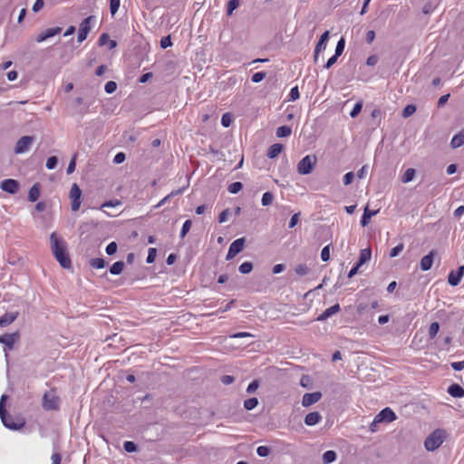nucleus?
<instances>
[{"label": "nucleus", "mask_w": 464, "mask_h": 464, "mask_svg": "<svg viewBox=\"0 0 464 464\" xmlns=\"http://www.w3.org/2000/svg\"><path fill=\"white\" fill-rule=\"evenodd\" d=\"M124 269V262L117 261L110 267V273L111 275H120Z\"/></svg>", "instance_id": "27"}, {"label": "nucleus", "mask_w": 464, "mask_h": 464, "mask_svg": "<svg viewBox=\"0 0 464 464\" xmlns=\"http://www.w3.org/2000/svg\"><path fill=\"white\" fill-rule=\"evenodd\" d=\"M259 383L256 380L253 381L246 388L247 393H253L257 390Z\"/></svg>", "instance_id": "58"}, {"label": "nucleus", "mask_w": 464, "mask_h": 464, "mask_svg": "<svg viewBox=\"0 0 464 464\" xmlns=\"http://www.w3.org/2000/svg\"><path fill=\"white\" fill-rule=\"evenodd\" d=\"M299 216L300 214L299 213H295L292 216L291 219H290V222H289V225L288 227L290 228H293L294 227H295V225L298 223L299 221Z\"/></svg>", "instance_id": "64"}, {"label": "nucleus", "mask_w": 464, "mask_h": 464, "mask_svg": "<svg viewBox=\"0 0 464 464\" xmlns=\"http://www.w3.org/2000/svg\"><path fill=\"white\" fill-rule=\"evenodd\" d=\"M0 188L10 194H15L19 189V182L13 179H6L0 182Z\"/></svg>", "instance_id": "12"}, {"label": "nucleus", "mask_w": 464, "mask_h": 464, "mask_svg": "<svg viewBox=\"0 0 464 464\" xmlns=\"http://www.w3.org/2000/svg\"><path fill=\"white\" fill-rule=\"evenodd\" d=\"M396 420L395 412L389 407L382 410L373 419L370 430L372 432L376 431V425L381 422H392Z\"/></svg>", "instance_id": "4"}, {"label": "nucleus", "mask_w": 464, "mask_h": 464, "mask_svg": "<svg viewBox=\"0 0 464 464\" xmlns=\"http://www.w3.org/2000/svg\"><path fill=\"white\" fill-rule=\"evenodd\" d=\"M117 88V84L115 82L113 81H109L106 82L105 86H104V90L107 93H112L115 92Z\"/></svg>", "instance_id": "48"}, {"label": "nucleus", "mask_w": 464, "mask_h": 464, "mask_svg": "<svg viewBox=\"0 0 464 464\" xmlns=\"http://www.w3.org/2000/svg\"><path fill=\"white\" fill-rule=\"evenodd\" d=\"M156 256H157L156 248H153V247L149 248L146 262L148 264L153 263L155 261Z\"/></svg>", "instance_id": "43"}, {"label": "nucleus", "mask_w": 464, "mask_h": 464, "mask_svg": "<svg viewBox=\"0 0 464 464\" xmlns=\"http://www.w3.org/2000/svg\"><path fill=\"white\" fill-rule=\"evenodd\" d=\"M464 274V266L459 267L458 272L451 271L448 276V282L450 285L456 286L459 284Z\"/></svg>", "instance_id": "14"}, {"label": "nucleus", "mask_w": 464, "mask_h": 464, "mask_svg": "<svg viewBox=\"0 0 464 464\" xmlns=\"http://www.w3.org/2000/svg\"><path fill=\"white\" fill-rule=\"evenodd\" d=\"M123 448L127 452H134L137 450V446L132 441H125L123 444Z\"/></svg>", "instance_id": "52"}, {"label": "nucleus", "mask_w": 464, "mask_h": 464, "mask_svg": "<svg viewBox=\"0 0 464 464\" xmlns=\"http://www.w3.org/2000/svg\"><path fill=\"white\" fill-rule=\"evenodd\" d=\"M446 432L441 429L435 430L424 440V447L428 451H434L444 441Z\"/></svg>", "instance_id": "2"}, {"label": "nucleus", "mask_w": 464, "mask_h": 464, "mask_svg": "<svg viewBox=\"0 0 464 464\" xmlns=\"http://www.w3.org/2000/svg\"><path fill=\"white\" fill-rule=\"evenodd\" d=\"M321 258L323 261L326 262L330 258V246H325L321 252Z\"/></svg>", "instance_id": "54"}, {"label": "nucleus", "mask_w": 464, "mask_h": 464, "mask_svg": "<svg viewBox=\"0 0 464 464\" xmlns=\"http://www.w3.org/2000/svg\"><path fill=\"white\" fill-rule=\"evenodd\" d=\"M6 395H2L0 400V417L3 421V424L13 430H20L24 426L23 421L16 422L14 421V418L7 413V411L5 410L4 402L6 400Z\"/></svg>", "instance_id": "3"}, {"label": "nucleus", "mask_w": 464, "mask_h": 464, "mask_svg": "<svg viewBox=\"0 0 464 464\" xmlns=\"http://www.w3.org/2000/svg\"><path fill=\"white\" fill-rule=\"evenodd\" d=\"M239 0H229L227 8V15H231L234 10H236L239 6Z\"/></svg>", "instance_id": "37"}, {"label": "nucleus", "mask_w": 464, "mask_h": 464, "mask_svg": "<svg viewBox=\"0 0 464 464\" xmlns=\"http://www.w3.org/2000/svg\"><path fill=\"white\" fill-rule=\"evenodd\" d=\"M414 176H415V169H411V168L408 169L404 172V174H403V176L401 178V181L403 183H408V182L411 181L414 179Z\"/></svg>", "instance_id": "30"}, {"label": "nucleus", "mask_w": 464, "mask_h": 464, "mask_svg": "<svg viewBox=\"0 0 464 464\" xmlns=\"http://www.w3.org/2000/svg\"><path fill=\"white\" fill-rule=\"evenodd\" d=\"M245 246V238H237L235 241H233L228 248L226 259L230 260L234 258L238 253H240Z\"/></svg>", "instance_id": "11"}, {"label": "nucleus", "mask_w": 464, "mask_h": 464, "mask_svg": "<svg viewBox=\"0 0 464 464\" xmlns=\"http://www.w3.org/2000/svg\"><path fill=\"white\" fill-rule=\"evenodd\" d=\"M229 216V210L228 209H225L223 210L219 216H218V222L219 223H224L227 220V218Z\"/></svg>", "instance_id": "63"}, {"label": "nucleus", "mask_w": 464, "mask_h": 464, "mask_svg": "<svg viewBox=\"0 0 464 464\" xmlns=\"http://www.w3.org/2000/svg\"><path fill=\"white\" fill-rule=\"evenodd\" d=\"M295 271L298 276H304L309 273L310 269L308 268V266L306 265L300 264L295 267Z\"/></svg>", "instance_id": "32"}, {"label": "nucleus", "mask_w": 464, "mask_h": 464, "mask_svg": "<svg viewBox=\"0 0 464 464\" xmlns=\"http://www.w3.org/2000/svg\"><path fill=\"white\" fill-rule=\"evenodd\" d=\"M372 256V252L370 248L362 249L359 256V260L357 261V266H362L365 262L369 261Z\"/></svg>", "instance_id": "23"}, {"label": "nucleus", "mask_w": 464, "mask_h": 464, "mask_svg": "<svg viewBox=\"0 0 464 464\" xmlns=\"http://www.w3.org/2000/svg\"><path fill=\"white\" fill-rule=\"evenodd\" d=\"M354 179V174L353 172H347L343 179V184L345 186L351 184Z\"/></svg>", "instance_id": "57"}, {"label": "nucleus", "mask_w": 464, "mask_h": 464, "mask_svg": "<svg viewBox=\"0 0 464 464\" xmlns=\"http://www.w3.org/2000/svg\"><path fill=\"white\" fill-rule=\"evenodd\" d=\"M270 448L266 446H259L256 449V453L259 457H266L270 454Z\"/></svg>", "instance_id": "45"}, {"label": "nucleus", "mask_w": 464, "mask_h": 464, "mask_svg": "<svg viewBox=\"0 0 464 464\" xmlns=\"http://www.w3.org/2000/svg\"><path fill=\"white\" fill-rule=\"evenodd\" d=\"M231 123V118H230V115L228 113H225L222 115V118H221V124L224 126V127H228Z\"/></svg>", "instance_id": "59"}, {"label": "nucleus", "mask_w": 464, "mask_h": 464, "mask_svg": "<svg viewBox=\"0 0 464 464\" xmlns=\"http://www.w3.org/2000/svg\"><path fill=\"white\" fill-rule=\"evenodd\" d=\"M99 44L105 45L108 44L109 49H113L116 47L117 43L114 40H111L107 34H102L99 38Z\"/></svg>", "instance_id": "26"}, {"label": "nucleus", "mask_w": 464, "mask_h": 464, "mask_svg": "<svg viewBox=\"0 0 464 464\" xmlns=\"http://www.w3.org/2000/svg\"><path fill=\"white\" fill-rule=\"evenodd\" d=\"M34 141V137L33 136H23L20 138L14 146V151L15 154H24L29 151Z\"/></svg>", "instance_id": "7"}, {"label": "nucleus", "mask_w": 464, "mask_h": 464, "mask_svg": "<svg viewBox=\"0 0 464 464\" xmlns=\"http://www.w3.org/2000/svg\"><path fill=\"white\" fill-rule=\"evenodd\" d=\"M258 404V400L256 398H250L244 401V407L247 411H251L256 408Z\"/></svg>", "instance_id": "31"}, {"label": "nucleus", "mask_w": 464, "mask_h": 464, "mask_svg": "<svg viewBox=\"0 0 464 464\" xmlns=\"http://www.w3.org/2000/svg\"><path fill=\"white\" fill-rule=\"evenodd\" d=\"M171 45H172V42H171L169 35L161 38V40H160V47L161 48L166 49Z\"/></svg>", "instance_id": "56"}, {"label": "nucleus", "mask_w": 464, "mask_h": 464, "mask_svg": "<svg viewBox=\"0 0 464 464\" xmlns=\"http://www.w3.org/2000/svg\"><path fill=\"white\" fill-rule=\"evenodd\" d=\"M415 111H416V107L414 105H411V104L407 105L402 111V116L404 118H408L411 115H412L415 112Z\"/></svg>", "instance_id": "44"}, {"label": "nucleus", "mask_w": 464, "mask_h": 464, "mask_svg": "<svg viewBox=\"0 0 464 464\" xmlns=\"http://www.w3.org/2000/svg\"><path fill=\"white\" fill-rule=\"evenodd\" d=\"M404 249V245L402 243L397 245L395 247L392 248L390 251V257H395L399 256V254Z\"/></svg>", "instance_id": "42"}, {"label": "nucleus", "mask_w": 464, "mask_h": 464, "mask_svg": "<svg viewBox=\"0 0 464 464\" xmlns=\"http://www.w3.org/2000/svg\"><path fill=\"white\" fill-rule=\"evenodd\" d=\"M326 44H323V42H318L316 46H315V49H314V62H317L318 60V57H319V53L324 52L326 48Z\"/></svg>", "instance_id": "38"}, {"label": "nucleus", "mask_w": 464, "mask_h": 464, "mask_svg": "<svg viewBox=\"0 0 464 464\" xmlns=\"http://www.w3.org/2000/svg\"><path fill=\"white\" fill-rule=\"evenodd\" d=\"M18 315V312L5 313L3 316L0 317V326H6L11 324L15 321Z\"/></svg>", "instance_id": "17"}, {"label": "nucleus", "mask_w": 464, "mask_h": 464, "mask_svg": "<svg viewBox=\"0 0 464 464\" xmlns=\"http://www.w3.org/2000/svg\"><path fill=\"white\" fill-rule=\"evenodd\" d=\"M378 213L377 210H370L368 208H365L363 215L362 217L361 224L362 227L368 225L370 219Z\"/></svg>", "instance_id": "25"}, {"label": "nucleus", "mask_w": 464, "mask_h": 464, "mask_svg": "<svg viewBox=\"0 0 464 464\" xmlns=\"http://www.w3.org/2000/svg\"><path fill=\"white\" fill-rule=\"evenodd\" d=\"M464 144V131H460L458 134L454 135L450 141V146L453 149L459 148Z\"/></svg>", "instance_id": "22"}, {"label": "nucleus", "mask_w": 464, "mask_h": 464, "mask_svg": "<svg viewBox=\"0 0 464 464\" xmlns=\"http://www.w3.org/2000/svg\"><path fill=\"white\" fill-rule=\"evenodd\" d=\"M322 420V415L318 411L308 413L304 418V423L307 426H314L319 423Z\"/></svg>", "instance_id": "19"}, {"label": "nucleus", "mask_w": 464, "mask_h": 464, "mask_svg": "<svg viewBox=\"0 0 464 464\" xmlns=\"http://www.w3.org/2000/svg\"><path fill=\"white\" fill-rule=\"evenodd\" d=\"M60 406V399L54 391H49L43 396V408L45 411H56Z\"/></svg>", "instance_id": "5"}, {"label": "nucleus", "mask_w": 464, "mask_h": 464, "mask_svg": "<svg viewBox=\"0 0 464 464\" xmlns=\"http://www.w3.org/2000/svg\"><path fill=\"white\" fill-rule=\"evenodd\" d=\"M362 108V102H357L354 105V107L353 108V110L351 111L350 116L352 118H355L361 112Z\"/></svg>", "instance_id": "50"}, {"label": "nucleus", "mask_w": 464, "mask_h": 464, "mask_svg": "<svg viewBox=\"0 0 464 464\" xmlns=\"http://www.w3.org/2000/svg\"><path fill=\"white\" fill-rule=\"evenodd\" d=\"M61 31H62V29L60 27L48 28L44 32H43L37 35L36 42L42 43V42L47 40L48 38H51V37L58 34Z\"/></svg>", "instance_id": "15"}, {"label": "nucleus", "mask_w": 464, "mask_h": 464, "mask_svg": "<svg viewBox=\"0 0 464 464\" xmlns=\"http://www.w3.org/2000/svg\"><path fill=\"white\" fill-rule=\"evenodd\" d=\"M117 248H118L117 244H116L115 242H111V243L106 246L105 251H106L107 255L111 256V255H113V254H115V253H116Z\"/></svg>", "instance_id": "53"}, {"label": "nucleus", "mask_w": 464, "mask_h": 464, "mask_svg": "<svg viewBox=\"0 0 464 464\" xmlns=\"http://www.w3.org/2000/svg\"><path fill=\"white\" fill-rule=\"evenodd\" d=\"M340 311V305L338 304L330 306L324 313H322L318 317L317 321H324L331 317L332 315L337 314Z\"/></svg>", "instance_id": "18"}, {"label": "nucleus", "mask_w": 464, "mask_h": 464, "mask_svg": "<svg viewBox=\"0 0 464 464\" xmlns=\"http://www.w3.org/2000/svg\"><path fill=\"white\" fill-rule=\"evenodd\" d=\"M292 133V129L289 126L284 125L276 130V136L278 138L288 137Z\"/></svg>", "instance_id": "29"}, {"label": "nucleus", "mask_w": 464, "mask_h": 464, "mask_svg": "<svg viewBox=\"0 0 464 464\" xmlns=\"http://www.w3.org/2000/svg\"><path fill=\"white\" fill-rule=\"evenodd\" d=\"M50 241L52 252L61 266L70 268L72 263L66 250L65 242L62 238H59L54 232L51 234Z\"/></svg>", "instance_id": "1"}, {"label": "nucleus", "mask_w": 464, "mask_h": 464, "mask_svg": "<svg viewBox=\"0 0 464 464\" xmlns=\"http://www.w3.org/2000/svg\"><path fill=\"white\" fill-rule=\"evenodd\" d=\"M273 199H274L273 194L270 192H266L262 196V199H261L262 205L269 206L272 203Z\"/></svg>", "instance_id": "40"}, {"label": "nucleus", "mask_w": 464, "mask_h": 464, "mask_svg": "<svg viewBox=\"0 0 464 464\" xmlns=\"http://www.w3.org/2000/svg\"><path fill=\"white\" fill-rule=\"evenodd\" d=\"M242 188H243L242 183L239 181H236V182L231 183L228 186L227 190L231 194H237V192H239L242 189Z\"/></svg>", "instance_id": "33"}, {"label": "nucleus", "mask_w": 464, "mask_h": 464, "mask_svg": "<svg viewBox=\"0 0 464 464\" xmlns=\"http://www.w3.org/2000/svg\"><path fill=\"white\" fill-rule=\"evenodd\" d=\"M191 221L186 220L182 226L181 231H180V237L183 238L189 231L191 227Z\"/></svg>", "instance_id": "47"}, {"label": "nucleus", "mask_w": 464, "mask_h": 464, "mask_svg": "<svg viewBox=\"0 0 464 464\" xmlns=\"http://www.w3.org/2000/svg\"><path fill=\"white\" fill-rule=\"evenodd\" d=\"M253 269V264L251 262H244L242 263L239 267H238V270L241 274H249Z\"/></svg>", "instance_id": "34"}, {"label": "nucleus", "mask_w": 464, "mask_h": 464, "mask_svg": "<svg viewBox=\"0 0 464 464\" xmlns=\"http://www.w3.org/2000/svg\"><path fill=\"white\" fill-rule=\"evenodd\" d=\"M283 150V145L279 143H275L271 145L267 150V157L269 159L276 158Z\"/></svg>", "instance_id": "21"}, {"label": "nucleus", "mask_w": 464, "mask_h": 464, "mask_svg": "<svg viewBox=\"0 0 464 464\" xmlns=\"http://www.w3.org/2000/svg\"><path fill=\"white\" fill-rule=\"evenodd\" d=\"M18 332L13 334H5L0 336V343H3L5 345L4 352L6 359L8 357L7 349L12 350L14 348L15 341L18 340Z\"/></svg>", "instance_id": "9"}, {"label": "nucleus", "mask_w": 464, "mask_h": 464, "mask_svg": "<svg viewBox=\"0 0 464 464\" xmlns=\"http://www.w3.org/2000/svg\"><path fill=\"white\" fill-rule=\"evenodd\" d=\"M266 76V73L265 72H258L253 74L252 76V82L255 83L260 82L263 81Z\"/></svg>", "instance_id": "49"}, {"label": "nucleus", "mask_w": 464, "mask_h": 464, "mask_svg": "<svg viewBox=\"0 0 464 464\" xmlns=\"http://www.w3.org/2000/svg\"><path fill=\"white\" fill-rule=\"evenodd\" d=\"M336 459V453L334 450H327L323 454L324 464H330Z\"/></svg>", "instance_id": "28"}, {"label": "nucleus", "mask_w": 464, "mask_h": 464, "mask_svg": "<svg viewBox=\"0 0 464 464\" xmlns=\"http://www.w3.org/2000/svg\"><path fill=\"white\" fill-rule=\"evenodd\" d=\"M434 254H435L434 251H430V254L424 256L420 259V269L422 271H428V270L430 269V267L432 266V263H433V256H434Z\"/></svg>", "instance_id": "16"}, {"label": "nucleus", "mask_w": 464, "mask_h": 464, "mask_svg": "<svg viewBox=\"0 0 464 464\" xmlns=\"http://www.w3.org/2000/svg\"><path fill=\"white\" fill-rule=\"evenodd\" d=\"M437 7V5L431 1L430 2H427L423 6H422V13L424 14H431Z\"/></svg>", "instance_id": "35"}, {"label": "nucleus", "mask_w": 464, "mask_h": 464, "mask_svg": "<svg viewBox=\"0 0 464 464\" xmlns=\"http://www.w3.org/2000/svg\"><path fill=\"white\" fill-rule=\"evenodd\" d=\"M20 257H18L14 253H9L7 257V262L10 265H17L20 262Z\"/></svg>", "instance_id": "55"}, {"label": "nucleus", "mask_w": 464, "mask_h": 464, "mask_svg": "<svg viewBox=\"0 0 464 464\" xmlns=\"http://www.w3.org/2000/svg\"><path fill=\"white\" fill-rule=\"evenodd\" d=\"M90 265L93 268L101 269V268H103L105 266V261H104L103 258H92L90 261Z\"/></svg>", "instance_id": "36"}, {"label": "nucleus", "mask_w": 464, "mask_h": 464, "mask_svg": "<svg viewBox=\"0 0 464 464\" xmlns=\"http://www.w3.org/2000/svg\"><path fill=\"white\" fill-rule=\"evenodd\" d=\"M93 22H95V16L93 15H90L82 20V22L80 24L77 36L79 43L83 42L87 38L88 34L92 30L91 24Z\"/></svg>", "instance_id": "8"}, {"label": "nucleus", "mask_w": 464, "mask_h": 464, "mask_svg": "<svg viewBox=\"0 0 464 464\" xmlns=\"http://www.w3.org/2000/svg\"><path fill=\"white\" fill-rule=\"evenodd\" d=\"M439 330H440L439 323H437V322L431 323L430 325V328H429V335H430V337L431 339L434 338L437 335Z\"/></svg>", "instance_id": "39"}, {"label": "nucleus", "mask_w": 464, "mask_h": 464, "mask_svg": "<svg viewBox=\"0 0 464 464\" xmlns=\"http://www.w3.org/2000/svg\"><path fill=\"white\" fill-rule=\"evenodd\" d=\"M44 0H36L33 5L32 10L34 13H37L44 7Z\"/></svg>", "instance_id": "61"}, {"label": "nucleus", "mask_w": 464, "mask_h": 464, "mask_svg": "<svg viewBox=\"0 0 464 464\" xmlns=\"http://www.w3.org/2000/svg\"><path fill=\"white\" fill-rule=\"evenodd\" d=\"M322 398V393L320 392H315L312 393H304L302 399V405L304 407H309L316 402H318Z\"/></svg>", "instance_id": "13"}, {"label": "nucleus", "mask_w": 464, "mask_h": 464, "mask_svg": "<svg viewBox=\"0 0 464 464\" xmlns=\"http://www.w3.org/2000/svg\"><path fill=\"white\" fill-rule=\"evenodd\" d=\"M344 46H345L344 39L341 38L338 41L336 48H335V54H336V56H340L343 53V52L344 50Z\"/></svg>", "instance_id": "46"}, {"label": "nucleus", "mask_w": 464, "mask_h": 464, "mask_svg": "<svg viewBox=\"0 0 464 464\" xmlns=\"http://www.w3.org/2000/svg\"><path fill=\"white\" fill-rule=\"evenodd\" d=\"M81 197H82V190L79 188V186L74 183L72 184L71 190H70V198L72 200V210L77 211L81 207Z\"/></svg>", "instance_id": "10"}, {"label": "nucleus", "mask_w": 464, "mask_h": 464, "mask_svg": "<svg viewBox=\"0 0 464 464\" xmlns=\"http://www.w3.org/2000/svg\"><path fill=\"white\" fill-rule=\"evenodd\" d=\"M57 158L55 156H52L50 158H48L47 161H46V168L48 169H53L56 165H57Z\"/></svg>", "instance_id": "51"}, {"label": "nucleus", "mask_w": 464, "mask_h": 464, "mask_svg": "<svg viewBox=\"0 0 464 464\" xmlns=\"http://www.w3.org/2000/svg\"><path fill=\"white\" fill-rule=\"evenodd\" d=\"M121 0H111L110 1V11L111 15H114L120 7Z\"/></svg>", "instance_id": "41"}, {"label": "nucleus", "mask_w": 464, "mask_h": 464, "mask_svg": "<svg viewBox=\"0 0 464 464\" xmlns=\"http://www.w3.org/2000/svg\"><path fill=\"white\" fill-rule=\"evenodd\" d=\"M40 197V185L34 184L28 192V200L35 202Z\"/></svg>", "instance_id": "24"}, {"label": "nucleus", "mask_w": 464, "mask_h": 464, "mask_svg": "<svg viewBox=\"0 0 464 464\" xmlns=\"http://www.w3.org/2000/svg\"><path fill=\"white\" fill-rule=\"evenodd\" d=\"M289 96H290V99L293 101L297 100L300 97L298 87L295 86V87L292 88L290 91Z\"/></svg>", "instance_id": "62"}, {"label": "nucleus", "mask_w": 464, "mask_h": 464, "mask_svg": "<svg viewBox=\"0 0 464 464\" xmlns=\"http://www.w3.org/2000/svg\"><path fill=\"white\" fill-rule=\"evenodd\" d=\"M317 160L314 155H306L297 164V172L301 175L309 174L315 165Z\"/></svg>", "instance_id": "6"}, {"label": "nucleus", "mask_w": 464, "mask_h": 464, "mask_svg": "<svg viewBox=\"0 0 464 464\" xmlns=\"http://www.w3.org/2000/svg\"><path fill=\"white\" fill-rule=\"evenodd\" d=\"M448 392L450 396L454 397V398H462L464 397V389L457 384V383H454V384H451L449 388H448Z\"/></svg>", "instance_id": "20"}, {"label": "nucleus", "mask_w": 464, "mask_h": 464, "mask_svg": "<svg viewBox=\"0 0 464 464\" xmlns=\"http://www.w3.org/2000/svg\"><path fill=\"white\" fill-rule=\"evenodd\" d=\"M125 154L123 152H119L115 155L113 159V162L115 164H121L125 160Z\"/></svg>", "instance_id": "60"}]
</instances>
